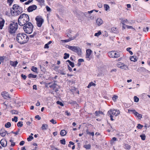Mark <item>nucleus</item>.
Masks as SVG:
<instances>
[{
    "label": "nucleus",
    "instance_id": "1",
    "mask_svg": "<svg viewBox=\"0 0 150 150\" xmlns=\"http://www.w3.org/2000/svg\"><path fill=\"white\" fill-rule=\"evenodd\" d=\"M29 40V37L25 33H18L16 35V40L21 44L26 43Z\"/></svg>",
    "mask_w": 150,
    "mask_h": 150
},
{
    "label": "nucleus",
    "instance_id": "2",
    "mask_svg": "<svg viewBox=\"0 0 150 150\" xmlns=\"http://www.w3.org/2000/svg\"><path fill=\"white\" fill-rule=\"evenodd\" d=\"M18 21L20 25L23 26L29 22V16L27 14L23 13L18 18Z\"/></svg>",
    "mask_w": 150,
    "mask_h": 150
},
{
    "label": "nucleus",
    "instance_id": "3",
    "mask_svg": "<svg viewBox=\"0 0 150 150\" xmlns=\"http://www.w3.org/2000/svg\"><path fill=\"white\" fill-rule=\"evenodd\" d=\"M18 28V23L15 21L11 22L8 26V31L11 34L15 33Z\"/></svg>",
    "mask_w": 150,
    "mask_h": 150
},
{
    "label": "nucleus",
    "instance_id": "4",
    "mask_svg": "<svg viewBox=\"0 0 150 150\" xmlns=\"http://www.w3.org/2000/svg\"><path fill=\"white\" fill-rule=\"evenodd\" d=\"M12 9L13 10L11 9V13L14 16H18L23 12V8L17 4H14Z\"/></svg>",
    "mask_w": 150,
    "mask_h": 150
},
{
    "label": "nucleus",
    "instance_id": "5",
    "mask_svg": "<svg viewBox=\"0 0 150 150\" xmlns=\"http://www.w3.org/2000/svg\"><path fill=\"white\" fill-rule=\"evenodd\" d=\"M33 26L31 22H28L25 24L23 27V29L27 33L30 34L33 30Z\"/></svg>",
    "mask_w": 150,
    "mask_h": 150
},
{
    "label": "nucleus",
    "instance_id": "6",
    "mask_svg": "<svg viewBox=\"0 0 150 150\" xmlns=\"http://www.w3.org/2000/svg\"><path fill=\"white\" fill-rule=\"evenodd\" d=\"M120 113V112L119 110H112L110 109L108 112L107 114L108 115L110 116V120L111 121H113L114 119L113 118V116H115L116 117L118 116Z\"/></svg>",
    "mask_w": 150,
    "mask_h": 150
},
{
    "label": "nucleus",
    "instance_id": "7",
    "mask_svg": "<svg viewBox=\"0 0 150 150\" xmlns=\"http://www.w3.org/2000/svg\"><path fill=\"white\" fill-rule=\"evenodd\" d=\"M66 47L73 52L77 53L79 56L81 55V50L79 47L78 46H71L69 45H67Z\"/></svg>",
    "mask_w": 150,
    "mask_h": 150
},
{
    "label": "nucleus",
    "instance_id": "8",
    "mask_svg": "<svg viewBox=\"0 0 150 150\" xmlns=\"http://www.w3.org/2000/svg\"><path fill=\"white\" fill-rule=\"evenodd\" d=\"M57 81H54V82H50L48 84L50 85L49 87L52 88L53 90H54L55 92H57L59 91V88L60 87L59 86H58L56 83H55Z\"/></svg>",
    "mask_w": 150,
    "mask_h": 150
},
{
    "label": "nucleus",
    "instance_id": "9",
    "mask_svg": "<svg viewBox=\"0 0 150 150\" xmlns=\"http://www.w3.org/2000/svg\"><path fill=\"white\" fill-rule=\"evenodd\" d=\"M35 20L36 21L37 26L39 27H41L44 22L43 19L41 16H37L35 18Z\"/></svg>",
    "mask_w": 150,
    "mask_h": 150
},
{
    "label": "nucleus",
    "instance_id": "10",
    "mask_svg": "<svg viewBox=\"0 0 150 150\" xmlns=\"http://www.w3.org/2000/svg\"><path fill=\"white\" fill-rule=\"evenodd\" d=\"M37 8V7L36 5H32L28 7L27 8V11L29 12H30L36 9Z\"/></svg>",
    "mask_w": 150,
    "mask_h": 150
},
{
    "label": "nucleus",
    "instance_id": "11",
    "mask_svg": "<svg viewBox=\"0 0 150 150\" xmlns=\"http://www.w3.org/2000/svg\"><path fill=\"white\" fill-rule=\"evenodd\" d=\"M129 112H132L135 116L137 117L139 119L142 118V115L139 114L135 110H129Z\"/></svg>",
    "mask_w": 150,
    "mask_h": 150
},
{
    "label": "nucleus",
    "instance_id": "12",
    "mask_svg": "<svg viewBox=\"0 0 150 150\" xmlns=\"http://www.w3.org/2000/svg\"><path fill=\"white\" fill-rule=\"evenodd\" d=\"M117 67L120 69L124 70H126L128 68V67L127 65L121 62L118 63Z\"/></svg>",
    "mask_w": 150,
    "mask_h": 150
},
{
    "label": "nucleus",
    "instance_id": "13",
    "mask_svg": "<svg viewBox=\"0 0 150 150\" xmlns=\"http://www.w3.org/2000/svg\"><path fill=\"white\" fill-rule=\"evenodd\" d=\"M92 51L90 49H88L86 50V58L87 60L89 61L91 59L90 56L91 54Z\"/></svg>",
    "mask_w": 150,
    "mask_h": 150
},
{
    "label": "nucleus",
    "instance_id": "14",
    "mask_svg": "<svg viewBox=\"0 0 150 150\" xmlns=\"http://www.w3.org/2000/svg\"><path fill=\"white\" fill-rule=\"evenodd\" d=\"M1 95L5 99H7V98H11L7 92L6 91H3L1 93Z\"/></svg>",
    "mask_w": 150,
    "mask_h": 150
},
{
    "label": "nucleus",
    "instance_id": "15",
    "mask_svg": "<svg viewBox=\"0 0 150 150\" xmlns=\"http://www.w3.org/2000/svg\"><path fill=\"white\" fill-rule=\"evenodd\" d=\"M103 23V21L100 18H98L97 19L96 21V23L98 26H100Z\"/></svg>",
    "mask_w": 150,
    "mask_h": 150
},
{
    "label": "nucleus",
    "instance_id": "16",
    "mask_svg": "<svg viewBox=\"0 0 150 150\" xmlns=\"http://www.w3.org/2000/svg\"><path fill=\"white\" fill-rule=\"evenodd\" d=\"M0 144L3 147H4L6 146L7 142L5 139H2L0 141Z\"/></svg>",
    "mask_w": 150,
    "mask_h": 150
},
{
    "label": "nucleus",
    "instance_id": "17",
    "mask_svg": "<svg viewBox=\"0 0 150 150\" xmlns=\"http://www.w3.org/2000/svg\"><path fill=\"white\" fill-rule=\"evenodd\" d=\"M6 132H7L6 131L3 129H2L0 130V134L1 136L4 137L6 135Z\"/></svg>",
    "mask_w": 150,
    "mask_h": 150
},
{
    "label": "nucleus",
    "instance_id": "18",
    "mask_svg": "<svg viewBox=\"0 0 150 150\" xmlns=\"http://www.w3.org/2000/svg\"><path fill=\"white\" fill-rule=\"evenodd\" d=\"M114 51H112L108 53V56L110 58H114Z\"/></svg>",
    "mask_w": 150,
    "mask_h": 150
},
{
    "label": "nucleus",
    "instance_id": "19",
    "mask_svg": "<svg viewBox=\"0 0 150 150\" xmlns=\"http://www.w3.org/2000/svg\"><path fill=\"white\" fill-rule=\"evenodd\" d=\"M5 20L4 19H2L1 21L0 22V29L1 30L2 29L3 26H4Z\"/></svg>",
    "mask_w": 150,
    "mask_h": 150
},
{
    "label": "nucleus",
    "instance_id": "20",
    "mask_svg": "<svg viewBox=\"0 0 150 150\" xmlns=\"http://www.w3.org/2000/svg\"><path fill=\"white\" fill-rule=\"evenodd\" d=\"M18 63V62L17 61L14 62L11 61L10 62L11 65L13 67H16Z\"/></svg>",
    "mask_w": 150,
    "mask_h": 150
},
{
    "label": "nucleus",
    "instance_id": "21",
    "mask_svg": "<svg viewBox=\"0 0 150 150\" xmlns=\"http://www.w3.org/2000/svg\"><path fill=\"white\" fill-rule=\"evenodd\" d=\"M130 59L131 61L135 62L137 61V58L136 56H131L130 58Z\"/></svg>",
    "mask_w": 150,
    "mask_h": 150
},
{
    "label": "nucleus",
    "instance_id": "22",
    "mask_svg": "<svg viewBox=\"0 0 150 150\" xmlns=\"http://www.w3.org/2000/svg\"><path fill=\"white\" fill-rule=\"evenodd\" d=\"M67 132L64 129L61 130L60 132V134L62 136H65Z\"/></svg>",
    "mask_w": 150,
    "mask_h": 150
},
{
    "label": "nucleus",
    "instance_id": "23",
    "mask_svg": "<svg viewBox=\"0 0 150 150\" xmlns=\"http://www.w3.org/2000/svg\"><path fill=\"white\" fill-rule=\"evenodd\" d=\"M120 56V53L114 51V58H117Z\"/></svg>",
    "mask_w": 150,
    "mask_h": 150
},
{
    "label": "nucleus",
    "instance_id": "24",
    "mask_svg": "<svg viewBox=\"0 0 150 150\" xmlns=\"http://www.w3.org/2000/svg\"><path fill=\"white\" fill-rule=\"evenodd\" d=\"M48 127V125L46 124H43L42 126V130H47Z\"/></svg>",
    "mask_w": 150,
    "mask_h": 150
},
{
    "label": "nucleus",
    "instance_id": "25",
    "mask_svg": "<svg viewBox=\"0 0 150 150\" xmlns=\"http://www.w3.org/2000/svg\"><path fill=\"white\" fill-rule=\"evenodd\" d=\"M37 75H33L32 74H30L28 75V77L29 78H35L37 77Z\"/></svg>",
    "mask_w": 150,
    "mask_h": 150
},
{
    "label": "nucleus",
    "instance_id": "26",
    "mask_svg": "<svg viewBox=\"0 0 150 150\" xmlns=\"http://www.w3.org/2000/svg\"><path fill=\"white\" fill-rule=\"evenodd\" d=\"M96 116H99L100 114H103V113L102 111H96L95 112Z\"/></svg>",
    "mask_w": 150,
    "mask_h": 150
},
{
    "label": "nucleus",
    "instance_id": "27",
    "mask_svg": "<svg viewBox=\"0 0 150 150\" xmlns=\"http://www.w3.org/2000/svg\"><path fill=\"white\" fill-rule=\"evenodd\" d=\"M83 147L86 149H90L91 148V145L90 144H86L84 145Z\"/></svg>",
    "mask_w": 150,
    "mask_h": 150
},
{
    "label": "nucleus",
    "instance_id": "28",
    "mask_svg": "<svg viewBox=\"0 0 150 150\" xmlns=\"http://www.w3.org/2000/svg\"><path fill=\"white\" fill-rule=\"evenodd\" d=\"M64 56L63 57V58L64 59H66L69 57V54L67 53H65L64 54Z\"/></svg>",
    "mask_w": 150,
    "mask_h": 150
},
{
    "label": "nucleus",
    "instance_id": "29",
    "mask_svg": "<svg viewBox=\"0 0 150 150\" xmlns=\"http://www.w3.org/2000/svg\"><path fill=\"white\" fill-rule=\"evenodd\" d=\"M67 62H68L69 65L71 66L72 67H74V64L73 62H71L69 60H67Z\"/></svg>",
    "mask_w": 150,
    "mask_h": 150
},
{
    "label": "nucleus",
    "instance_id": "30",
    "mask_svg": "<svg viewBox=\"0 0 150 150\" xmlns=\"http://www.w3.org/2000/svg\"><path fill=\"white\" fill-rule=\"evenodd\" d=\"M58 72L60 74L64 75L66 74V72L65 71H64L63 70L59 69L58 71Z\"/></svg>",
    "mask_w": 150,
    "mask_h": 150
},
{
    "label": "nucleus",
    "instance_id": "31",
    "mask_svg": "<svg viewBox=\"0 0 150 150\" xmlns=\"http://www.w3.org/2000/svg\"><path fill=\"white\" fill-rule=\"evenodd\" d=\"M11 125V123L9 122H8L5 125V127L7 128H9Z\"/></svg>",
    "mask_w": 150,
    "mask_h": 150
},
{
    "label": "nucleus",
    "instance_id": "32",
    "mask_svg": "<svg viewBox=\"0 0 150 150\" xmlns=\"http://www.w3.org/2000/svg\"><path fill=\"white\" fill-rule=\"evenodd\" d=\"M72 40H73V39H72L71 38H70L67 40H62V41L63 42H67Z\"/></svg>",
    "mask_w": 150,
    "mask_h": 150
},
{
    "label": "nucleus",
    "instance_id": "33",
    "mask_svg": "<svg viewBox=\"0 0 150 150\" xmlns=\"http://www.w3.org/2000/svg\"><path fill=\"white\" fill-rule=\"evenodd\" d=\"M96 84L93 82H91L89 84H88L87 87L88 88H90L91 86H95Z\"/></svg>",
    "mask_w": 150,
    "mask_h": 150
},
{
    "label": "nucleus",
    "instance_id": "34",
    "mask_svg": "<svg viewBox=\"0 0 150 150\" xmlns=\"http://www.w3.org/2000/svg\"><path fill=\"white\" fill-rule=\"evenodd\" d=\"M38 69L36 67H35L34 66L32 67L31 70L35 72H37V71Z\"/></svg>",
    "mask_w": 150,
    "mask_h": 150
},
{
    "label": "nucleus",
    "instance_id": "35",
    "mask_svg": "<svg viewBox=\"0 0 150 150\" xmlns=\"http://www.w3.org/2000/svg\"><path fill=\"white\" fill-rule=\"evenodd\" d=\"M125 148L127 149H129L131 148L130 146L128 144H126L125 145Z\"/></svg>",
    "mask_w": 150,
    "mask_h": 150
},
{
    "label": "nucleus",
    "instance_id": "36",
    "mask_svg": "<svg viewBox=\"0 0 150 150\" xmlns=\"http://www.w3.org/2000/svg\"><path fill=\"white\" fill-rule=\"evenodd\" d=\"M23 122L22 121H20L17 124V125L18 127H22L23 126Z\"/></svg>",
    "mask_w": 150,
    "mask_h": 150
},
{
    "label": "nucleus",
    "instance_id": "37",
    "mask_svg": "<svg viewBox=\"0 0 150 150\" xmlns=\"http://www.w3.org/2000/svg\"><path fill=\"white\" fill-rule=\"evenodd\" d=\"M104 7L105 8V9L106 11H107L110 8L109 6L106 4L104 5Z\"/></svg>",
    "mask_w": 150,
    "mask_h": 150
},
{
    "label": "nucleus",
    "instance_id": "38",
    "mask_svg": "<svg viewBox=\"0 0 150 150\" xmlns=\"http://www.w3.org/2000/svg\"><path fill=\"white\" fill-rule=\"evenodd\" d=\"M11 113L12 114H17L18 113V112L17 110H13L11 111Z\"/></svg>",
    "mask_w": 150,
    "mask_h": 150
},
{
    "label": "nucleus",
    "instance_id": "39",
    "mask_svg": "<svg viewBox=\"0 0 150 150\" xmlns=\"http://www.w3.org/2000/svg\"><path fill=\"white\" fill-rule=\"evenodd\" d=\"M60 143L63 144L64 145L66 144V142L64 139H62L60 140Z\"/></svg>",
    "mask_w": 150,
    "mask_h": 150
},
{
    "label": "nucleus",
    "instance_id": "40",
    "mask_svg": "<svg viewBox=\"0 0 150 150\" xmlns=\"http://www.w3.org/2000/svg\"><path fill=\"white\" fill-rule=\"evenodd\" d=\"M20 130V129H18L16 131V132H13V131H12L11 132V133L15 134L16 135H17L18 134V132H19Z\"/></svg>",
    "mask_w": 150,
    "mask_h": 150
},
{
    "label": "nucleus",
    "instance_id": "41",
    "mask_svg": "<svg viewBox=\"0 0 150 150\" xmlns=\"http://www.w3.org/2000/svg\"><path fill=\"white\" fill-rule=\"evenodd\" d=\"M134 99L135 102H137L139 101V99L137 96H134Z\"/></svg>",
    "mask_w": 150,
    "mask_h": 150
},
{
    "label": "nucleus",
    "instance_id": "42",
    "mask_svg": "<svg viewBox=\"0 0 150 150\" xmlns=\"http://www.w3.org/2000/svg\"><path fill=\"white\" fill-rule=\"evenodd\" d=\"M140 137L141 138V139L143 140H144L146 139V136L144 134H142L140 135Z\"/></svg>",
    "mask_w": 150,
    "mask_h": 150
},
{
    "label": "nucleus",
    "instance_id": "43",
    "mask_svg": "<svg viewBox=\"0 0 150 150\" xmlns=\"http://www.w3.org/2000/svg\"><path fill=\"white\" fill-rule=\"evenodd\" d=\"M33 137L32 136H29L27 139V141L28 142L30 141L31 140L33 139Z\"/></svg>",
    "mask_w": 150,
    "mask_h": 150
},
{
    "label": "nucleus",
    "instance_id": "44",
    "mask_svg": "<svg viewBox=\"0 0 150 150\" xmlns=\"http://www.w3.org/2000/svg\"><path fill=\"white\" fill-rule=\"evenodd\" d=\"M127 19L124 20H122L121 21V23L123 25H125V23H126L127 22Z\"/></svg>",
    "mask_w": 150,
    "mask_h": 150
},
{
    "label": "nucleus",
    "instance_id": "45",
    "mask_svg": "<svg viewBox=\"0 0 150 150\" xmlns=\"http://www.w3.org/2000/svg\"><path fill=\"white\" fill-rule=\"evenodd\" d=\"M12 121H14L15 122H16L18 121V117L16 116H15L12 119Z\"/></svg>",
    "mask_w": 150,
    "mask_h": 150
},
{
    "label": "nucleus",
    "instance_id": "46",
    "mask_svg": "<svg viewBox=\"0 0 150 150\" xmlns=\"http://www.w3.org/2000/svg\"><path fill=\"white\" fill-rule=\"evenodd\" d=\"M131 49V48L128 47L127 49L126 50L127 51H128L129 52V53L131 55H132L133 54L132 52V51L129 50Z\"/></svg>",
    "mask_w": 150,
    "mask_h": 150
},
{
    "label": "nucleus",
    "instance_id": "47",
    "mask_svg": "<svg viewBox=\"0 0 150 150\" xmlns=\"http://www.w3.org/2000/svg\"><path fill=\"white\" fill-rule=\"evenodd\" d=\"M118 98V96L116 95H114L113 96L112 99L114 101H116V99Z\"/></svg>",
    "mask_w": 150,
    "mask_h": 150
},
{
    "label": "nucleus",
    "instance_id": "48",
    "mask_svg": "<svg viewBox=\"0 0 150 150\" xmlns=\"http://www.w3.org/2000/svg\"><path fill=\"white\" fill-rule=\"evenodd\" d=\"M101 34V33L100 31H98V33L95 34L94 35L96 36H98Z\"/></svg>",
    "mask_w": 150,
    "mask_h": 150
},
{
    "label": "nucleus",
    "instance_id": "49",
    "mask_svg": "<svg viewBox=\"0 0 150 150\" xmlns=\"http://www.w3.org/2000/svg\"><path fill=\"white\" fill-rule=\"evenodd\" d=\"M143 127V125H141L140 124H138L137 126V127L139 129H141Z\"/></svg>",
    "mask_w": 150,
    "mask_h": 150
},
{
    "label": "nucleus",
    "instance_id": "50",
    "mask_svg": "<svg viewBox=\"0 0 150 150\" xmlns=\"http://www.w3.org/2000/svg\"><path fill=\"white\" fill-rule=\"evenodd\" d=\"M4 59H5L4 57V56L0 57V61H1V62H4Z\"/></svg>",
    "mask_w": 150,
    "mask_h": 150
},
{
    "label": "nucleus",
    "instance_id": "51",
    "mask_svg": "<svg viewBox=\"0 0 150 150\" xmlns=\"http://www.w3.org/2000/svg\"><path fill=\"white\" fill-rule=\"evenodd\" d=\"M14 0H7L8 3H9V5L11 6L13 3Z\"/></svg>",
    "mask_w": 150,
    "mask_h": 150
},
{
    "label": "nucleus",
    "instance_id": "52",
    "mask_svg": "<svg viewBox=\"0 0 150 150\" xmlns=\"http://www.w3.org/2000/svg\"><path fill=\"white\" fill-rule=\"evenodd\" d=\"M126 26L127 29H133L134 30H135V29L132 26H129L128 25H126Z\"/></svg>",
    "mask_w": 150,
    "mask_h": 150
},
{
    "label": "nucleus",
    "instance_id": "53",
    "mask_svg": "<svg viewBox=\"0 0 150 150\" xmlns=\"http://www.w3.org/2000/svg\"><path fill=\"white\" fill-rule=\"evenodd\" d=\"M57 103L58 104H59L61 106H63L64 104H63L61 102H60L59 101H57Z\"/></svg>",
    "mask_w": 150,
    "mask_h": 150
},
{
    "label": "nucleus",
    "instance_id": "54",
    "mask_svg": "<svg viewBox=\"0 0 150 150\" xmlns=\"http://www.w3.org/2000/svg\"><path fill=\"white\" fill-rule=\"evenodd\" d=\"M79 35V34L78 33H77L75 35L72 37H71V39H73V40H74V39H75V38H76L77 37H78V36Z\"/></svg>",
    "mask_w": 150,
    "mask_h": 150
},
{
    "label": "nucleus",
    "instance_id": "55",
    "mask_svg": "<svg viewBox=\"0 0 150 150\" xmlns=\"http://www.w3.org/2000/svg\"><path fill=\"white\" fill-rule=\"evenodd\" d=\"M50 122L53 124H55L57 123L56 121L53 119H52L51 120H50Z\"/></svg>",
    "mask_w": 150,
    "mask_h": 150
},
{
    "label": "nucleus",
    "instance_id": "56",
    "mask_svg": "<svg viewBox=\"0 0 150 150\" xmlns=\"http://www.w3.org/2000/svg\"><path fill=\"white\" fill-rule=\"evenodd\" d=\"M111 30L114 33H115L116 31V28L112 27L111 28Z\"/></svg>",
    "mask_w": 150,
    "mask_h": 150
},
{
    "label": "nucleus",
    "instance_id": "57",
    "mask_svg": "<svg viewBox=\"0 0 150 150\" xmlns=\"http://www.w3.org/2000/svg\"><path fill=\"white\" fill-rule=\"evenodd\" d=\"M21 76L24 80H25L27 78L26 76L25 75H23V74L21 75Z\"/></svg>",
    "mask_w": 150,
    "mask_h": 150
},
{
    "label": "nucleus",
    "instance_id": "58",
    "mask_svg": "<svg viewBox=\"0 0 150 150\" xmlns=\"http://www.w3.org/2000/svg\"><path fill=\"white\" fill-rule=\"evenodd\" d=\"M33 1V0H29L27 1L25 3V5H28L31 2Z\"/></svg>",
    "mask_w": 150,
    "mask_h": 150
},
{
    "label": "nucleus",
    "instance_id": "59",
    "mask_svg": "<svg viewBox=\"0 0 150 150\" xmlns=\"http://www.w3.org/2000/svg\"><path fill=\"white\" fill-rule=\"evenodd\" d=\"M46 8L47 11L48 12L50 11H51V9L48 6H47L46 7Z\"/></svg>",
    "mask_w": 150,
    "mask_h": 150
},
{
    "label": "nucleus",
    "instance_id": "60",
    "mask_svg": "<svg viewBox=\"0 0 150 150\" xmlns=\"http://www.w3.org/2000/svg\"><path fill=\"white\" fill-rule=\"evenodd\" d=\"M149 29V28L148 27H146V28H144L143 30L144 32H146V31H148Z\"/></svg>",
    "mask_w": 150,
    "mask_h": 150
},
{
    "label": "nucleus",
    "instance_id": "61",
    "mask_svg": "<svg viewBox=\"0 0 150 150\" xmlns=\"http://www.w3.org/2000/svg\"><path fill=\"white\" fill-rule=\"evenodd\" d=\"M109 125L110 126V129L111 130V132H113L114 130V129L112 127V126L111 125L110 123H109Z\"/></svg>",
    "mask_w": 150,
    "mask_h": 150
},
{
    "label": "nucleus",
    "instance_id": "62",
    "mask_svg": "<svg viewBox=\"0 0 150 150\" xmlns=\"http://www.w3.org/2000/svg\"><path fill=\"white\" fill-rule=\"evenodd\" d=\"M98 7L99 8H101L102 7V5L100 3H98L97 4Z\"/></svg>",
    "mask_w": 150,
    "mask_h": 150
},
{
    "label": "nucleus",
    "instance_id": "63",
    "mask_svg": "<svg viewBox=\"0 0 150 150\" xmlns=\"http://www.w3.org/2000/svg\"><path fill=\"white\" fill-rule=\"evenodd\" d=\"M36 119H37L38 120H39L41 119V117L39 115H36L35 117Z\"/></svg>",
    "mask_w": 150,
    "mask_h": 150
},
{
    "label": "nucleus",
    "instance_id": "64",
    "mask_svg": "<svg viewBox=\"0 0 150 150\" xmlns=\"http://www.w3.org/2000/svg\"><path fill=\"white\" fill-rule=\"evenodd\" d=\"M25 143V142L24 141H21L20 143H19V144L21 146H23L24 145V144Z\"/></svg>",
    "mask_w": 150,
    "mask_h": 150
}]
</instances>
